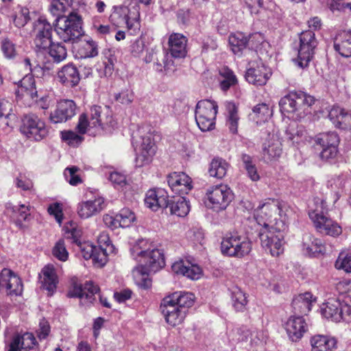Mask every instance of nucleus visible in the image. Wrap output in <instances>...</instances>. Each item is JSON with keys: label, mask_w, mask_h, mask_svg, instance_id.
Wrapping results in <instances>:
<instances>
[{"label": "nucleus", "mask_w": 351, "mask_h": 351, "mask_svg": "<svg viewBox=\"0 0 351 351\" xmlns=\"http://www.w3.org/2000/svg\"><path fill=\"white\" fill-rule=\"evenodd\" d=\"M130 251L132 258L138 264L132 270L133 276L135 278L141 277V280L148 286L149 280L146 276L150 273L156 272L165 265L162 250L147 240L138 239L132 245Z\"/></svg>", "instance_id": "obj_1"}, {"label": "nucleus", "mask_w": 351, "mask_h": 351, "mask_svg": "<svg viewBox=\"0 0 351 351\" xmlns=\"http://www.w3.org/2000/svg\"><path fill=\"white\" fill-rule=\"evenodd\" d=\"M315 98L302 91L291 92L279 101L280 111L287 117L300 120L311 113Z\"/></svg>", "instance_id": "obj_2"}, {"label": "nucleus", "mask_w": 351, "mask_h": 351, "mask_svg": "<svg viewBox=\"0 0 351 351\" xmlns=\"http://www.w3.org/2000/svg\"><path fill=\"white\" fill-rule=\"evenodd\" d=\"M280 221L274 228H261L258 236L261 246L272 256H278L284 251V231L287 227V215L280 213Z\"/></svg>", "instance_id": "obj_3"}, {"label": "nucleus", "mask_w": 351, "mask_h": 351, "mask_svg": "<svg viewBox=\"0 0 351 351\" xmlns=\"http://www.w3.org/2000/svg\"><path fill=\"white\" fill-rule=\"evenodd\" d=\"M53 27L59 38L65 43H73L83 34L82 18L74 12L67 16L57 17Z\"/></svg>", "instance_id": "obj_4"}, {"label": "nucleus", "mask_w": 351, "mask_h": 351, "mask_svg": "<svg viewBox=\"0 0 351 351\" xmlns=\"http://www.w3.org/2000/svg\"><path fill=\"white\" fill-rule=\"evenodd\" d=\"M251 250L252 242L250 239L239 232L227 233L221 243L222 254L230 257L243 258L249 254Z\"/></svg>", "instance_id": "obj_5"}, {"label": "nucleus", "mask_w": 351, "mask_h": 351, "mask_svg": "<svg viewBox=\"0 0 351 351\" xmlns=\"http://www.w3.org/2000/svg\"><path fill=\"white\" fill-rule=\"evenodd\" d=\"M280 213L287 215L276 200L268 199L254 210V217L261 228H274L276 222L280 221Z\"/></svg>", "instance_id": "obj_6"}, {"label": "nucleus", "mask_w": 351, "mask_h": 351, "mask_svg": "<svg viewBox=\"0 0 351 351\" xmlns=\"http://www.w3.org/2000/svg\"><path fill=\"white\" fill-rule=\"evenodd\" d=\"M140 12L138 5L117 6L110 16V21L117 27L125 25L134 31L140 28Z\"/></svg>", "instance_id": "obj_7"}, {"label": "nucleus", "mask_w": 351, "mask_h": 351, "mask_svg": "<svg viewBox=\"0 0 351 351\" xmlns=\"http://www.w3.org/2000/svg\"><path fill=\"white\" fill-rule=\"evenodd\" d=\"M233 198V193L227 185L213 186L206 191L205 204L208 208L219 212L225 210Z\"/></svg>", "instance_id": "obj_8"}, {"label": "nucleus", "mask_w": 351, "mask_h": 351, "mask_svg": "<svg viewBox=\"0 0 351 351\" xmlns=\"http://www.w3.org/2000/svg\"><path fill=\"white\" fill-rule=\"evenodd\" d=\"M218 106L211 100L199 101L195 108V121L202 132L214 129Z\"/></svg>", "instance_id": "obj_9"}, {"label": "nucleus", "mask_w": 351, "mask_h": 351, "mask_svg": "<svg viewBox=\"0 0 351 351\" xmlns=\"http://www.w3.org/2000/svg\"><path fill=\"white\" fill-rule=\"evenodd\" d=\"M317 40L311 30L302 32L300 35V47L296 62L302 69L307 67L313 58Z\"/></svg>", "instance_id": "obj_10"}, {"label": "nucleus", "mask_w": 351, "mask_h": 351, "mask_svg": "<svg viewBox=\"0 0 351 351\" xmlns=\"http://www.w3.org/2000/svg\"><path fill=\"white\" fill-rule=\"evenodd\" d=\"M53 26L44 16H40L33 25L32 36L35 47L47 50L52 41Z\"/></svg>", "instance_id": "obj_11"}, {"label": "nucleus", "mask_w": 351, "mask_h": 351, "mask_svg": "<svg viewBox=\"0 0 351 351\" xmlns=\"http://www.w3.org/2000/svg\"><path fill=\"white\" fill-rule=\"evenodd\" d=\"M21 131L27 138L37 141L43 139L48 134L45 122L33 114L24 117Z\"/></svg>", "instance_id": "obj_12"}, {"label": "nucleus", "mask_w": 351, "mask_h": 351, "mask_svg": "<svg viewBox=\"0 0 351 351\" xmlns=\"http://www.w3.org/2000/svg\"><path fill=\"white\" fill-rule=\"evenodd\" d=\"M308 215L319 232L333 237L341 234L342 228L340 225L317 210L310 211Z\"/></svg>", "instance_id": "obj_13"}, {"label": "nucleus", "mask_w": 351, "mask_h": 351, "mask_svg": "<svg viewBox=\"0 0 351 351\" xmlns=\"http://www.w3.org/2000/svg\"><path fill=\"white\" fill-rule=\"evenodd\" d=\"M91 119V127L95 130L113 129L117 123L113 119L112 113L108 108L100 106H93L89 112H86Z\"/></svg>", "instance_id": "obj_14"}, {"label": "nucleus", "mask_w": 351, "mask_h": 351, "mask_svg": "<svg viewBox=\"0 0 351 351\" xmlns=\"http://www.w3.org/2000/svg\"><path fill=\"white\" fill-rule=\"evenodd\" d=\"M156 146L150 136L142 137L141 142L135 145V166L143 167L149 165L156 153Z\"/></svg>", "instance_id": "obj_15"}, {"label": "nucleus", "mask_w": 351, "mask_h": 351, "mask_svg": "<svg viewBox=\"0 0 351 351\" xmlns=\"http://www.w3.org/2000/svg\"><path fill=\"white\" fill-rule=\"evenodd\" d=\"M106 207L105 199L99 194L82 202L77 205V214L82 219H87L100 213Z\"/></svg>", "instance_id": "obj_16"}, {"label": "nucleus", "mask_w": 351, "mask_h": 351, "mask_svg": "<svg viewBox=\"0 0 351 351\" xmlns=\"http://www.w3.org/2000/svg\"><path fill=\"white\" fill-rule=\"evenodd\" d=\"M99 290L97 285L88 281L83 286L75 285L69 291V295L78 298L82 305H88L95 300V295L98 293Z\"/></svg>", "instance_id": "obj_17"}, {"label": "nucleus", "mask_w": 351, "mask_h": 351, "mask_svg": "<svg viewBox=\"0 0 351 351\" xmlns=\"http://www.w3.org/2000/svg\"><path fill=\"white\" fill-rule=\"evenodd\" d=\"M271 75V71L269 68L261 62H256L247 70L245 77L249 83L256 86H263L266 84Z\"/></svg>", "instance_id": "obj_18"}, {"label": "nucleus", "mask_w": 351, "mask_h": 351, "mask_svg": "<svg viewBox=\"0 0 351 351\" xmlns=\"http://www.w3.org/2000/svg\"><path fill=\"white\" fill-rule=\"evenodd\" d=\"M76 105L73 100L63 99L58 102L56 108L50 114V120L54 123L66 122L75 114Z\"/></svg>", "instance_id": "obj_19"}, {"label": "nucleus", "mask_w": 351, "mask_h": 351, "mask_svg": "<svg viewBox=\"0 0 351 351\" xmlns=\"http://www.w3.org/2000/svg\"><path fill=\"white\" fill-rule=\"evenodd\" d=\"M262 154L266 162L277 160L282 154V142L276 134H269L263 144Z\"/></svg>", "instance_id": "obj_20"}, {"label": "nucleus", "mask_w": 351, "mask_h": 351, "mask_svg": "<svg viewBox=\"0 0 351 351\" xmlns=\"http://www.w3.org/2000/svg\"><path fill=\"white\" fill-rule=\"evenodd\" d=\"M167 181L175 193L187 194L193 189L191 178L184 172H173L169 174Z\"/></svg>", "instance_id": "obj_21"}, {"label": "nucleus", "mask_w": 351, "mask_h": 351, "mask_svg": "<svg viewBox=\"0 0 351 351\" xmlns=\"http://www.w3.org/2000/svg\"><path fill=\"white\" fill-rule=\"evenodd\" d=\"M36 344V340L32 333L26 332L23 335H14L5 342L7 351H29Z\"/></svg>", "instance_id": "obj_22"}, {"label": "nucleus", "mask_w": 351, "mask_h": 351, "mask_svg": "<svg viewBox=\"0 0 351 351\" xmlns=\"http://www.w3.org/2000/svg\"><path fill=\"white\" fill-rule=\"evenodd\" d=\"M289 338L292 341H298L308 330V325L302 316L290 317L284 325Z\"/></svg>", "instance_id": "obj_23"}, {"label": "nucleus", "mask_w": 351, "mask_h": 351, "mask_svg": "<svg viewBox=\"0 0 351 351\" xmlns=\"http://www.w3.org/2000/svg\"><path fill=\"white\" fill-rule=\"evenodd\" d=\"M171 269L175 274L193 280L199 279L203 274L202 269L199 265L184 260L176 261L172 265Z\"/></svg>", "instance_id": "obj_24"}, {"label": "nucleus", "mask_w": 351, "mask_h": 351, "mask_svg": "<svg viewBox=\"0 0 351 351\" xmlns=\"http://www.w3.org/2000/svg\"><path fill=\"white\" fill-rule=\"evenodd\" d=\"M160 309L166 322L172 326L180 324L186 314L174 304L167 302L165 298L162 300Z\"/></svg>", "instance_id": "obj_25"}, {"label": "nucleus", "mask_w": 351, "mask_h": 351, "mask_svg": "<svg viewBox=\"0 0 351 351\" xmlns=\"http://www.w3.org/2000/svg\"><path fill=\"white\" fill-rule=\"evenodd\" d=\"M169 51L176 58L185 57L186 54L187 38L179 33H173L169 37Z\"/></svg>", "instance_id": "obj_26"}, {"label": "nucleus", "mask_w": 351, "mask_h": 351, "mask_svg": "<svg viewBox=\"0 0 351 351\" xmlns=\"http://www.w3.org/2000/svg\"><path fill=\"white\" fill-rule=\"evenodd\" d=\"M145 205L152 210L160 208H167L168 206V196L164 190H149L145 198Z\"/></svg>", "instance_id": "obj_27"}, {"label": "nucleus", "mask_w": 351, "mask_h": 351, "mask_svg": "<svg viewBox=\"0 0 351 351\" xmlns=\"http://www.w3.org/2000/svg\"><path fill=\"white\" fill-rule=\"evenodd\" d=\"M311 351H334L337 348V341L330 335H315L310 339Z\"/></svg>", "instance_id": "obj_28"}, {"label": "nucleus", "mask_w": 351, "mask_h": 351, "mask_svg": "<svg viewBox=\"0 0 351 351\" xmlns=\"http://www.w3.org/2000/svg\"><path fill=\"white\" fill-rule=\"evenodd\" d=\"M261 38V34L256 33L247 38L241 32H237L231 34L229 36V45L231 50L234 54L241 55L244 49H246L249 43L252 42L254 39Z\"/></svg>", "instance_id": "obj_29"}, {"label": "nucleus", "mask_w": 351, "mask_h": 351, "mask_svg": "<svg viewBox=\"0 0 351 351\" xmlns=\"http://www.w3.org/2000/svg\"><path fill=\"white\" fill-rule=\"evenodd\" d=\"M328 118L337 128L351 129V111L348 112L343 108L334 106L329 111Z\"/></svg>", "instance_id": "obj_30"}, {"label": "nucleus", "mask_w": 351, "mask_h": 351, "mask_svg": "<svg viewBox=\"0 0 351 351\" xmlns=\"http://www.w3.org/2000/svg\"><path fill=\"white\" fill-rule=\"evenodd\" d=\"M40 282L43 289L52 295L57 288L58 277L53 265H47L41 271Z\"/></svg>", "instance_id": "obj_31"}, {"label": "nucleus", "mask_w": 351, "mask_h": 351, "mask_svg": "<svg viewBox=\"0 0 351 351\" xmlns=\"http://www.w3.org/2000/svg\"><path fill=\"white\" fill-rule=\"evenodd\" d=\"M58 78L60 82L68 87L75 86L80 80L79 71L72 64L64 66L58 71Z\"/></svg>", "instance_id": "obj_32"}, {"label": "nucleus", "mask_w": 351, "mask_h": 351, "mask_svg": "<svg viewBox=\"0 0 351 351\" xmlns=\"http://www.w3.org/2000/svg\"><path fill=\"white\" fill-rule=\"evenodd\" d=\"M3 277H4L5 280L4 288L5 289L7 294L10 295H19L22 293V281L10 269L7 268L3 269Z\"/></svg>", "instance_id": "obj_33"}, {"label": "nucleus", "mask_w": 351, "mask_h": 351, "mask_svg": "<svg viewBox=\"0 0 351 351\" xmlns=\"http://www.w3.org/2000/svg\"><path fill=\"white\" fill-rule=\"evenodd\" d=\"M302 250L307 255L315 256L324 253L325 247L321 239L311 233H305L302 237Z\"/></svg>", "instance_id": "obj_34"}, {"label": "nucleus", "mask_w": 351, "mask_h": 351, "mask_svg": "<svg viewBox=\"0 0 351 351\" xmlns=\"http://www.w3.org/2000/svg\"><path fill=\"white\" fill-rule=\"evenodd\" d=\"M165 298L167 302L174 304L186 313L188 308L194 303L195 296L190 292H175Z\"/></svg>", "instance_id": "obj_35"}, {"label": "nucleus", "mask_w": 351, "mask_h": 351, "mask_svg": "<svg viewBox=\"0 0 351 351\" xmlns=\"http://www.w3.org/2000/svg\"><path fill=\"white\" fill-rule=\"evenodd\" d=\"M334 48L341 56L351 57V32L339 33L334 41Z\"/></svg>", "instance_id": "obj_36"}, {"label": "nucleus", "mask_w": 351, "mask_h": 351, "mask_svg": "<svg viewBox=\"0 0 351 351\" xmlns=\"http://www.w3.org/2000/svg\"><path fill=\"white\" fill-rule=\"evenodd\" d=\"M315 298L310 292L300 294L294 298L292 302V306L295 313L300 314H307L312 307L313 302Z\"/></svg>", "instance_id": "obj_37"}, {"label": "nucleus", "mask_w": 351, "mask_h": 351, "mask_svg": "<svg viewBox=\"0 0 351 351\" xmlns=\"http://www.w3.org/2000/svg\"><path fill=\"white\" fill-rule=\"evenodd\" d=\"M341 307V300L330 298L320 306L321 314L326 319L335 322H339L340 316L338 315Z\"/></svg>", "instance_id": "obj_38"}, {"label": "nucleus", "mask_w": 351, "mask_h": 351, "mask_svg": "<svg viewBox=\"0 0 351 351\" xmlns=\"http://www.w3.org/2000/svg\"><path fill=\"white\" fill-rule=\"evenodd\" d=\"M170 213L178 217H183L188 215L190 211V204L186 199L182 196L173 197L169 200L168 199V206Z\"/></svg>", "instance_id": "obj_39"}, {"label": "nucleus", "mask_w": 351, "mask_h": 351, "mask_svg": "<svg viewBox=\"0 0 351 351\" xmlns=\"http://www.w3.org/2000/svg\"><path fill=\"white\" fill-rule=\"evenodd\" d=\"M218 81L220 88L223 91H227L232 87H234L238 80L234 72L227 66H223L219 70Z\"/></svg>", "instance_id": "obj_40"}, {"label": "nucleus", "mask_w": 351, "mask_h": 351, "mask_svg": "<svg viewBox=\"0 0 351 351\" xmlns=\"http://www.w3.org/2000/svg\"><path fill=\"white\" fill-rule=\"evenodd\" d=\"M230 293L233 308L237 311H244L248 303L247 294L237 286L232 287L230 289Z\"/></svg>", "instance_id": "obj_41"}, {"label": "nucleus", "mask_w": 351, "mask_h": 351, "mask_svg": "<svg viewBox=\"0 0 351 351\" xmlns=\"http://www.w3.org/2000/svg\"><path fill=\"white\" fill-rule=\"evenodd\" d=\"M225 107L227 112L226 124L230 131L233 134H236L239 121L238 108L234 103L231 101H226Z\"/></svg>", "instance_id": "obj_42"}, {"label": "nucleus", "mask_w": 351, "mask_h": 351, "mask_svg": "<svg viewBox=\"0 0 351 351\" xmlns=\"http://www.w3.org/2000/svg\"><path fill=\"white\" fill-rule=\"evenodd\" d=\"M348 179L344 175L335 176L328 181V187L334 193V204L340 198Z\"/></svg>", "instance_id": "obj_43"}, {"label": "nucleus", "mask_w": 351, "mask_h": 351, "mask_svg": "<svg viewBox=\"0 0 351 351\" xmlns=\"http://www.w3.org/2000/svg\"><path fill=\"white\" fill-rule=\"evenodd\" d=\"M228 168V164L225 160L215 158L210 164L208 173L211 177L221 179L226 176Z\"/></svg>", "instance_id": "obj_44"}, {"label": "nucleus", "mask_w": 351, "mask_h": 351, "mask_svg": "<svg viewBox=\"0 0 351 351\" xmlns=\"http://www.w3.org/2000/svg\"><path fill=\"white\" fill-rule=\"evenodd\" d=\"M241 158L247 177L253 182L258 181L261 176L253 157L246 154H242Z\"/></svg>", "instance_id": "obj_45"}, {"label": "nucleus", "mask_w": 351, "mask_h": 351, "mask_svg": "<svg viewBox=\"0 0 351 351\" xmlns=\"http://www.w3.org/2000/svg\"><path fill=\"white\" fill-rule=\"evenodd\" d=\"M252 119L257 124L267 121L272 116V110L265 103L258 104L252 109Z\"/></svg>", "instance_id": "obj_46"}, {"label": "nucleus", "mask_w": 351, "mask_h": 351, "mask_svg": "<svg viewBox=\"0 0 351 351\" xmlns=\"http://www.w3.org/2000/svg\"><path fill=\"white\" fill-rule=\"evenodd\" d=\"M47 49L53 62L60 63L66 60L67 57L66 48L60 43H53L51 41Z\"/></svg>", "instance_id": "obj_47"}, {"label": "nucleus", "mask_w": 351, "mask_h": 351, "mask_svg": "<svg viewBox=\"0 0 351 351\" xmlns=\"http://www.w3.org/2000/svg\"><path fill=\"white\" fill-rule=\"evenodd\" d=\"M315 143L322 148L331 146H338L339 138L335 132L322 133L316 136Z\"/></svg>", "instance_id": "obj_48"}, {"label": "nucleus", "mask_w": 351, "mask_h": 351, "mask_svg": "<svg viewBox=\"0 0 351 351\" xmlns=\"http://www.w3.org/2000/svg\"><path fill=\"white\" fill-rule=\"evenodd\" d=\"M91 122L92 121L89 119L88 114H82L79 117L78 123L77 125V130L78 132L81 134L88 133L89 135L95 136L102 131L101 130H95L90 128L92 126Z\"/></svg>", "instance_id": "obj_49"}, {"label": "nucleus", "mask_w": 351, "mask_h": 351, "mask_svg": "<svg viewBox=\"0 0 351 351\" xmlns=\"http://www.w3.org/2000/svg\"><path fill=\"white\" fill-rule=\"evenodd\" d=\"M335 267L346 273H351V252H341L335 263Z\"/></svg>", "instance_id": "obj_50"}, {"label": "nucleus", "mask_w": 351, "mask_h": 351, "mask_svg": "<svg viewBox=\"0 0 351 351\" xmlns=\"http://www.w3.org/2000/svg\"><path fill=\"white\" fill-rule=\"evenodd\" d=\"M29 19V11L27 8L20 6L16 8L14 14L12 16V21L16 27H24Z\"/></svg>", "instance_id": "obj_51"}, {"label": "nucleus", "mask_w": 351, "mask_h": 351, "mask_svg": "<svg viewBox=\"0 0 351 351\" xmlns=\"http://www.w3.org/2000/svg\"><path fill=\"white\" fill-rule=\"evenodd\" d=\"M99 53V48L97 43L93 39L89 38L85 40L81 48V57L82 58H94Z\"/></svg>", "instance_id": "obj_52"}, {"label": "nucleus", "mask_w": 351, "mask_h": 351, "mask_svg": "<svg viewBox=\"0 0 351 351\" xmlns=\"http://www.w3.org/2000/svg\"><path fill=\"white\" fill-rule=\"evenodd\" d=\"M21 90H24L27 96L35 99L37 97V91L35 88L34 80L32 75H26L21 81Z\"/></svg>", "instance_id": "obj_53"}, {"label": "nucleus", "mask_w": 351, "mask_h": 351, "mask_svg": "<svg viewBox=\"0 0 351 351\" xmlns=\"http://www.w3.org/2000/svg\"><path fill=\"white\" fill-rule=\"evenodd\" d=\"M119 225L121 228L129 227L135 220L134 213L128 208H123L117 215Z\"/></svg>", "instance_id": "obj_54"}, {"label": "nucleus", "mask_w": 351, "mask_h": 351, "mask_svg": "<svg viewBox=\"0 0 351 351\" xmlns=\"http://www.w3.org/2000/svg\"><path fill=\"white\" fill-rule=\"evenodd\" d=\"M68 0H52L49 10L51 13L57 17H62V14L69 8Z\"/></svg>", "instance_id": "obj_55"}, {"label": "nucleus", "mask_w": 351, "mask_h": 351, "mask_svg": "<svg viewBox=\"0 0 351 351\" xmlns=\"http://www.w3.org/2000/svg\"><path fill=\"white\" fill-rule=\"evenodd\" d=\"M338 315L340 316L339 322L341 321L351 322V298H346L341 300V307Z\"/></svg>", "instance_id": "obj_56"}, {"label": "nucleus", "mask_w": 351, "mask_h": 351, "mask_svg": "<svg viewBox=\"0 0 351 351\" xmlns=\"http://www.w3.org/2000/svg\"><path fill=\"white\" fill-rule=\"evenodd\" d=\"M65 232L69 234L68 237L73 239V241L78 245L81 242L80 237L82 235V230L78 228L77 224L73 221H69L64 226Z\"/></svg>", "instance_id": "obj_57"}, {"label": "nucleus", "mask_w": 351, "mask_h": 351, "mask_svg": "<svg viewBox=\"0 0 351 351\" xmlns=\"http://www.w3.org/2000/svg\"><path fill=\"white\" fill-rule=\"evenodd\" d=\"M79 171L80 169L75 166L68 167L64 170V178L70 184L76 186L82 182V179L77 173Z\"/></svg>", "instance_id": "obj_58"}, {"label": "nucleus", "mask_w": 351, "mask_h": 351, "mask_svg": "<svg viewBox=\"0 0 351 351\" xmlns=\"http://www.w3.org/2000/svg\"><path fill=\"white\" fill-rule=\"evenodd\" d=\"M52 254L54 257L61 261H66L69 257V252L66 249L64 240H59L54 245Z\"/></svg>", "instance_id": "obj_59"}, {"label": "nucleus", "mask_w": 351, "mask_h": 351, "mask_svg": "<svg viewBox=\"0 0 351 351\" xmlns=\"http://www.w3.org/2000/svg\"><path fill=\"white\" fill-rule=\"evenodd\" d=\"M61 138L63 141H66L71 146H77L80 145L84 138L73 131H63L61 132Z\"/></svg>", "instance_id": "obj_60"}, {"label": "nucleus", "mask_w": 351, "mask_h": 351, "mask_svg": "<svg viewBox=\"0 0 351 351\" xmlns=\"http://www.w3.org/2000/svg\"><path fill=\"white\" fill-rule=\"evenodd\" d=\"M77 245L84 259H92L94 252L97 248L96 246L93 245L89 242H79L78 245Z\"/></svg>", "instance_id": "obj_61"}, {"label": "nucleus", "mask_w": 351, "mask_h": 351, "mask_svg": "<svg viewBox=\"0 0 351 351\" xmlns=\"http://www.w3.org/2000/svg\"><path fill=\"white\" fill-rule=\"evenodd\" d=\"M114 99L123 105H129L134 100V93L131 90L125 89L114 94Z\"/></svg>", "instance_id": "obj_62"}, {"label": "nucleus", "mask_w": 351, "mask_h": 351, "mask_svg": "<svg viewBox=\"0 0 351 351\" xmlns=\"http://www.w3.org/2000/svg\"><path fill=\"white\" fill-rule=\"evenodd\" d=\"M108 249L97 247L92 258L93 263L99 267L104 266L107 262V252Z\"/></svg>", "instance_id": "obj_63"}, {"label": "nucleus", "mask_w": 351, "mask_h": 351, "mask_svg": "<svg viewBox=\"0 0 351 351\" xmlns=\"http://www.w3.org/2000/svg\"><path fill=\"white\" fill-rule=\"evenodd\" d=\"M47 211L50 215H52L55 217L56 221L61 225L62 218H63V213H62V205L60 203L55 202L51 204L47 208Z\"/></svg>", "instance_id": "obj_64"}]
</instances>
